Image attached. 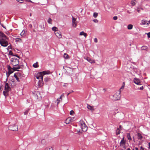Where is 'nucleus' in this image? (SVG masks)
<instances>
[{
	"instance_id": "43",
	"label": "nucleus",
	"mask_w": 150,
	"mask_h": 150,
	"mask_svg": "<svg viewBox=\"0 0 150 150\" xmlns=\"http://www.w3.org/2000/svg\"><path fill=\"white\" fill-rule=\"evenodd\" d=\"M94 40V42L96 43H97L98 42V40L96 38H95Z\"/></svg>"
},
{
	"instance_id": "21",
	"label": "nucleus",
	"mask_w": 150,
	"mask_h": 150,
	"mask_svg": "<svg viewBox=\"0 0 150 150\" xmlns=\"http://www.w3.org/2000/svg\"><path fill=\"white\" fill-rule=\"evenodd\" d=\"M116 134L118 135L120 134V130L119 129V128H117L116 130Z\"/></svg>"
},
{
	"instance_id": "9",
	"label": "nucleus",
	"mask_w": 150,
	"mask_h": 150,
	"mask_svg": "<svg viewBox=\"0 0 150 150\" xmlns=\"http://www.w3.org/2000/svg\"><path fill=\"white\" fill-rule=\"evenodd\" d=\"M134 82L136 84L138 85H141L142 84L140 80L138 79L135 78L133 80Z\"/></svg>"
},
{
	"instance_id": "52",
	"label": "nucleus",
	"mask_w": 150,
	"mask_h": 150,
	"mask_svg": "<svg viewBox=\"0 0 150 150\" xmlns=\"http://www.w3.org/2000/svg\"><path fill=\"white\" fill-rule=\"evenodd\" d=\"M122 126L120 125L119 126V128H119V129H121L122 128Z\"/></svg>"
},
{
	"instance_id": "44",
	"label": "nucleus",
	"mask_w": 150,
	"mask_h": 150,
	"mask_svg": "<svg viewBox=\"0 0 150 150\" xmlns=\"http://www.w3.org/2000/svg\"><path fill=\"white\" fill-rule=\"evenodd\" d=\"M57 104H58L60 101V100L58 98L57 99Z\"/></svg>"
},
{
	"instance_id": "41",
	"label": "nucleus",
	"mask_w": 150,
	"mask_h": 150,
	"mask_svg": "<svg viewBox=\"0 0 150 150\" xmlns=\"http://www.w3.org/2000/svg\"><path fill=\"white\" fill-rule=\"evenodd\" d=\"M49 79H50L49 78H45L44 79V80L45 82H47Z\"/></svg>"
},
{
	"instance_id": "27",
	"label": "nucleus",
	"mask_w": 150,
	"mask_h": 150,
	"mask_svg": "<svg viewBox=\"0 0 150 150\" xmlns=\"http://www.w3.org/2000/svg\"><path fill=\"white\" fill-rule=\"evenodd\" d=\"M131 4L133 6L135 5L136 4L135 0H132L131 1Z\"/></svg>"
},
{
	"instance_id": "42",
	"label": "nucleus",
	"mask_w": 150,
	"mask_h": 150,
	"mask_svg": "<svg viewBox=\"0 0 150 150\" xmlns=\"http://www.w3.org/2000/svg\"><path fill=\"white\" fill-rule=\"evenodd\" d=\"M113 19L115 20H117V16H115L113 17Z\"/></svg>"
},
{
	"instance_id": "60",
	"label": "nucleus",
	"mask_w": 150,
	"mask_h": 150,
	"mask_svg": "<svg viewBox=\"0 0 150 150\" xmlns=\"http://www.w3.org/2000/svg\"><path fill=\"white\" fill-rule=\"evenodd\" d=\"M27 1L29 2V1H30V0H26Z\"/></svg>"
},
{
	"instance_id": "15",
	"label": "nucleus",
	"mask_w": 150,
	"mask_h": 150,
	"mask_svg": "<svg viewBox=\"0 0 150 150\" xmlns=\"http://www.w3.org/2000/svg\"><path fill=\"white\" fill-rule=\"evenodd\" d=\"M79 35H83L85 38H86L87 35V34L83 31L81 32L80 33Z\"/></svg>"
},
{
	"instance_id": "7",
	"label": "nucleus",
	"mask_w": 150,
	"mask_h": 150,
	"mask_svg": "<svg viewBox=\"0 0 150 150\" xmlns=\"http://www.w3.org/2000/svg\"><path fill=\"white\" fill-rule=\"evenodd\" d=\"M120 91L119 93H116L113 95V99L114 100H119L120 98Z\"/></svg>"
},
{
	"instance_id": "11",
	"label": "nucleus",
	"mask_w": 150,
	"mask_h": 150,
	"mask_svg": "<svg viewBox=\"0 0 150 150\" xmlns=\"http://www.w3.org/2000/svg\"><path fill=\"white\" fill-rule=\"evenodd\" d=\"M125 144V141L124 140V137H123L121 140L120 144V146H123Z\"/></svg>"
},
{
	"instance_id": "1",
	"label": "nucleus",
	"mask_w": 150,
	"mask_h": 150,
	"mask_svg": "<svg viewBox=\"0 0 150 150\" xmlns=\"http://www.w3.org/2000/svg\"><path fill=\"white\" fill-rule=\"evenodd\" d=\"M8 38L1 31H0V44L3 47H6L8 45Z\"/></svg>"
},
{
	"instance_id": "22",
	"label": "nucleus",
	"mask_w": 150,
	"mask_h": 150,
	"mask_svg": "<svg viewBox=\"0 0 150 150\" xmlns=\"http://www.w3.org/2000/svg\"><path fill=\"white\" fill-rule=\"evenodd\" d=\"M148 48V47L145 46H142L141 47V50H147Z\"/></svg>"
},
{
	"instance_id": "30",
	"label": "nucleus",
	"mask_w": 150,
	"mask_h": 150,
	"mask_svg": "<svg viewBox=\"0 0 150 150\" xmlns=\"http://www.w3.org/2000/svg\"><path fill=\"white\" fill-rule=\"evenodd\" d=\"M52 21V20L51 19V18H49L48 19L47 21V22L49 24H52L51 22Z\"/></svg>"
},
{
	"instance_id": "10",
	"label": "nucleus",
	"mask_w": 150,
	"mask_h": 150,
	"mask_svg": "<svg viewBox=\"0 0 150 150\" xmlns=\"http://www.w3.org/2000/svg\"><path fill=\"white\" fill-rule=\"evenodd\" d=\"M55 34L57 37L59 39L62 38V36L61 33L60 31H56L55 32Z\"/></svg>"
},
{
	"instance_id": "50",
	"label": "nucleus",
	"mask_w": 150,
	"mask_h": 150,
	"mask_svg": "<svg viewBox=\"0 0 150 150\" xmlns=\"http://www.w3.org/2000/svg\"><path fill=\"white\" fill-rule=\"evenodd\" d=\"M148 144H149V147H148V149H150V142H149L148 143Z\"/></svg>"
},
{
	"instance_id": "26",
	"label": "nucleus",
	"mask_w": 150,
	"mask_h": 150,
	"mask_svg": "<svg viewBox=\"0 0 150 150\" xmlns=\"http://www.w3.org/2000/svg\"><path fill=\"white\" fill-rule=\"evenodd\" d=\"M52 30L53 31H55V32L57 31V28L55 27H53L52 28Z\"/></svg>"
},
{
	"instance_id": "47",
	"label": "nucleus",
	"mask_w": 150,
	"mask_h": 150,
	"mask_svg": "<svg viewBox=\"0 0 150 150\" xmlns=\"http://www.w3.org/2000/svg\"><path fill=\"white\" fill-rule=\"evenodd\" d=\"M17 1L19 2L20 3H23V0H16Z\"/></svg>"
},
{
	"instance_id": "54",
	"label": "nucleus",
	"mask_w": 150,
	"mask_h": 150,
	"mask_svg": "<svg viewBox=\"0 0 150 150\" xmlns=\"http://www.w3.org/2000/svg\"><path fill=\"white\" fill-rule=\"evenodd\" d=\"M141 150H144V149L142 148V146L141 147Z\"/></svg>"
},
{
	"instance_id": "8",
	"label": "nucleus",
	"mask_w": 150,
	"mask_h": 150,
	"mask_svg": "<svg viewBox=\"0 0 150 150\" xmlns=\"http://www.w3.org/2000/svg\"><path fill=\"white\" fill-rule=\"evenodd\" d=\"M81 123V127L82 131L83 132H85L87 130V127L85 123L82 121H80Z\"/></svg>"
},
{
	"instance_id": "48",
	"label": "nucleus",
	"mask_w": 150,
	"mask_h": 150,
	"mask_svg": "<svg viewBox=\"0 0 150 150\" xmlns=\"http://www.w3.org/2000/svg\"><path fill=\"white\" fill-rule=\"evenodd\" d=\"M45 140L43 139L41 141V143L42 144L45 143Z\"/></svg>"
},
{
	"instance_id": "32",
	"label": "nucleus",
	"mask_w": 150,
	"mask_h": 150,
	"mask_svg": "<svg viewBox=\"0 0 150 150\" xmlns=\"http://www.w3.org/2000/svg\"><path fill=\"white\" fill-rule=\"evenodd\" d=\"M77 24L76 22H74V23H72V26L74 27H76L77 26Z\"/></svg>"
},
{
	"instance_id": "23",
	"label": "nucleus",
	"mask_w": 150,
	"mask_h": 150,
	"mask_svg": "<svg viewBox=\"0 0 150 150\" xmlns=\"http://www.w3.org/2000/svg\"><path fill=\"white\" fill-rule=\"evenodd\" d=\"M30 110V108H28L24 112V114L25 115H27L28 112H29Z\"/></svg>"
},
{
	"instance_id": "62",
	"label": "nucleus",
	"mask_w": 150,
	"mask_h": 150,
	"mask_svg": "<svg viewBox=\"0 0 150 150\" xmlns=\"http://www.w3.org/2000/svg\"><path fill=\"white\" fill-rule=\"evenodd\" d=\"M1 25L2 26V27H3V28H4V26H3V25Z\"/></svg>"
},
{
	"instance_id": "18",
	"label": "nucleus",
	"mask_w": 150,
	"mask_h": 150,
	"mask_svg": "<svg viewBox=\"0 0 150 150\" xmlns=\"http://www.w3.org/2000/svg\"><path fill=\"white\" fill-rule=\"evenodd\" d=\"M125 82H123L122 85L119 90V92L120 91L121 92V90H123L124 89L125 87Z\"/></svg>"
},
{
	"instance_id": "34",
	"label": "nucleus",
	"mask_w": 150,
	"mask_h": 150,
	"mask_svg": "<svg viewBox=\"0 0 150 150\" xmlns=\"http://www.w3.org/2000/svg\"><path fill=\"white\" fill-rule=\"evenodd\" d=\"M98 15V13L96 12H94L93 13V16L94 18H96Z\"/></svg>"
},
{
	"instance_id": "63",
	"label": "nucleus",
	"mask_w": 150,
	"mask_h": 150,
	"mask_svg": "<svg viewBox=\"0 0 150 150\" xmlns=\"http://www.w3.org/2000/svg\"><path fill=\"white\" fill-rule=\"evenodd\" d=\"M148 22L150 24V21H149Z\"/></svg>"
},
{
	"instance_id": "13",
	"label": "nucleus",
	"mask_w": 150,
	"mask_h": 150,
	"mask_svg": "<svg viewBox=\"0 0 150 150\" xmlns=\"http://www.w3.org/2000/svg\"><path fill=\"white\" fill-rule=\"evenodd\" d=\"M72 122V118H68L65 121V123L67 124H69V123Z\"/></svg>"
},
{
	"instance_id": "45",
	"label": "nucleus",
	"mask_w": 150,
	"mask_h": 150,
	"mask_svg": "<svg viewBox=\"0 0 150 150\" xmlns=\"http://www.w3.org/2000/svg\"><path fill=\"white\" fill-rule=\"evenodd\" d=\"M148 36V37L149 38H150V32H149L147 33H146Z\"/></svg>"
},
{
	"instance_id": "35",
	"label": "nucleus",
	"mask_w": 150,
	"mask_h": 150,
	"mask_svg": "<svg viewBox=\"0 0 150 150\" xmlns=\"http://www.w3.org/2000/svg\"><path fill=\"white\" fill-rule=\"evenodd\" d=\"M25 33V31L24 30H23L21 33L20 35L21 36H23Z\"/></svg>"
},
{
	"instance_id": "38",
	"label": "nucleus",
	"mask_w": 150,
	"mask_h": 150,
	"mask_svg": "<svg viewBox=\"0 0 150 150\" xmlns=\"http://www.w3.org/2000/svg\"><path fill=\"white\" fill-rule=\"evenodd\" d=\"M16 75L18 76L19 77V78H21V74L19 73H18L16 74Z\"/></svg>"
},
{
	"instance_id": "37",
	"label": "nucleus",
	"mask_w": 150,
	"mask_h": 150,
	"mask_svg": "<svg viewBox=\"0 0 150 150\" xmlns=\"http://www.w3.org/2000/svg\"><path fill=\"white\" fill-rule=\"evenodd\" d=\"M74 114V112L73 110H71L70 111V114L71 115H73Z\"/></svg>"
},
{
	"instance_id": "46",
	"label": "nucleus",
	"mask_w": 150,
	"mask_h": 150,
	"mask_svg": "<svg viewBox=\"0 0 150 150\" xmlns=\"http://www.w3.org/2000/svg\"><path fill=\"white\" fill-rule=\"evenodd\" d=\"M144 89V87L143 86H142L141 87L139 88L138 89L141 90H142Z\"/></svg>"
},
{
	"instance_id": "51",
	"label": "nucleus",
	"mask_w": 150,
	"mask_h": 150,
	"mask_svg": "<svg viewBox=\"0 0 150 150\" xmlns=\"http://www.w3.org/2000/svg\"><path fill=\"white\" fill-rule=\"evenodd\" d=\"M29 26L30 27V28H31L32 27V25L31 24H29Z\"/></svg>"
},
{
	"instance_id": "64",
	"label": "nucleus",
	"mask_w": 150,
	"mask_h": 150,
	"mask_svg": "<svg viewBox=\"0 0 150 150\" xmlns=\"http://www.w3.org/2000/svg\"><path fill=\"white\" fill-rule=\"evenodd\" d=\"M30 16H31V13H30Z\"/></svg>"
},
{
	"instance_id": "14",
	"label": "nucleus",
	"mask_w": 150,
	"mask_h": 150,
	"mask_svg": "<svg viewBox=\"0 0 150 150\" xmlns=\"http://www.w3.org/2000/svg\"><path fill=\"white\" fill-rule=\"evenodd\" d=\"M87 108L88 109L91 110L92 111H93L94 110L93 107L91 106L88 104H87Z\"/></svg>"
},
{
	"instance_id": "58",
	"label": "nucleus",
	"mask_w": 150,
	"mask_h": 150,
	"mask_svg": "<svg viewBox=\"0 0 150 150\" xmlns=\"http://www.w3.org/2000/svg\"><path fill=\"white\" fill-rule=\"evenodd\" d=\"M16 57H17L19 58V57L18 56V55H16Z\"/></svg>"
},
{
	"instance_id": "5",
	"label": "nucleus",
	"mask_w": 150,
	"mask_h": 150,
	"mask_svg": "<svg viewBox=\"0 0 150 150\" xmlns=\"http://www.w3.org/2000/svg\"><path fill=\"white\" fill-rule=\"evenodd\" d=\"M11 64L15 67H17L19 63L18 59L16 57L12 58L10 59Z\"/></svg>"
},
{
	"instance_id": "25",
	"label": "nucleus",
	"mask_w": 150,
	"mask_h": 150,
	"mask_svg": "<svg viewBox=\"0 0 150 150\" xmlns=\"http://www.w3.org/2000/svg\"><path fill=\"white\" fill-rule=\"evenodd\" d=\"M16 42H22V39L19 38H16Z\"/></svg>"
},
{
	"instance_id": "31",
	"label": "nucleus",
	"mask_w": 150,
	"mask_h": 150,
	"mask_svg": "<svg viewBox=\"0 0 150 150\" xmlns=\"http://www.w3.org/2000/svg\"><path fill=\"white\" fill-rule=\"evenodd\" d=\"M39 26L41 29H43L44 28V25L43 23L40 24V25Z\"/></svg>"
},
{
	"instance_id": "16",
	"label": "nucleus",
	"mask_w": 150,
	"mask_h": 150,
	"mask_svg": "<svg viewBox=\"0 0 150 150\" xmlns=\"http://www.w3.org/2000/svg\"><path fill=\"white\" fill-rule=\"evenodd\" d=\"M137 136H138V139H141L143 138V137L142 135L139 133L137 134Z\"/></svg>"
},
{
	"instance_id": "59",
	"label": "nucleus",
	"mask_w": 150,
	"mask_h": 150,
	"mask_svg": "<svg viewBox=\"0 0 150 150\" xmlns=\"http://www.w3.org/2000/svg\"><path fill=\"white\" fill-rule=\"evenodd\" d=\"M127 150H131L129 148H128L127 149Z\"/></svg>"
},
{
	"instance_id": "17",
	"label": "nucleus",
	"mask_w": 150,
	"mask_h": 150,
	"mask_svg": "<svg viewBox=\"0 0 150 150\" xmlns=\"http://www.w3.org/2000/svg\"><path fill=\"white\" fill-rule=\"evenodd\" d=\"M127 137L128 139L129 140V141L132 140V139L131 137L130 134L129 133H127Z\"/></svg>"
},
{
	"instance_id": "61",
	"label": "nucleus",
	"mask_w": 150,
	"mask_h": 150,
	"mask_svg": "<svg viewBox=\"0 0 150 150\" xmlns=\"http://www.w3.org/2000/svg\"><path fill=\"white\" fill-rule=\"evenodd\" d=\"M29 2H31V3L32 2L30 0V1H29Z\"/></svg>"
},
{
	"instance_id": "53",
	"label": "nucleus",
	"mask_w": 150,
	"mask_h": 150,
	"mask_svg": "<svg viewBox=\"0 0 150 150\" xmlns=\"http://www.w3.org/2000/svg\"><path fill=\"white\" fill-rule=\"evenodd\" d=\"M61 96H62V97H64V93H63V94H62L61 95Z\"/></svg>"
},
{
	"instance_id": "29",
	"label": "nucleus",
	"mask_w": 150,
	"mask_h": 150,
	"mask_svg": "<svg viewBox=\"0 0 150 150\" xmlns=\"http://www.w3.org/2000/svg\"><path fill=\"white\" fill-rule=\"evenodd\" d=\"M64 58L66 59H67L69 57V56L67 54L64 53Z\"/></svg>"
},
{
	"instance_id": "6",
	"label": "nucleus",
	"mask_w": 150,
	"mask_h": 150,
	"mask_svg": "<svg viewBox=\"0 0 150 150\" xmlns=\"http://www.w3.org/2000/svg\"><path fill=\"white\" fill-rule=\"evenodd\" d=\"M18 127L17 125H11L9 127V129L13 131H16L18 130Z\"/></svg>"
},
{
	"instance_id": "3",
	"label": "nucleus",
	"mask_w": 150,
	"mask_h": 150,
	"mask_svg": "<svg viewBox=\"0 0 150 150\" xmlns=\"http://www.w3.org/2000/svg\"><path fill=\"white\" fill-rule=\"evenodd\" d=\"M17 67H13L11 68L10 66L8 65L7 66V68L8 70V75H9L11 74L14 71H19V70L18 69H19L21 68L20 65H18Z\"/></svg>"
},
{
	"instance_id": "56",
	"label": "nucleus",
	"mask_w": 150,
	"mask_h": 150,
	"mask_svg": "<svg viewBox=\"0 0 150 150\" xmlns=\"http://www.w3.org/2000/svg\"><path fill=\"white\" fill-rule=\"evenodd\" d=\"M62 97L61 96L60 97V98H58L60 100H61L62 99Z\"/></svg>"
},
{
	"instance_id": "28",
	"label": "nucleus",
	"mask_w": 150,
	"mask_h": 150,
	"mask_svg": "<svg viewBox=\"0 0 150 150\" xmlns=\"http://www.w3.org/2000/svg\"><path fill=\"white\" fill-rule=\"evenodd\" d=\"M143 8H141H141H137V10L138 13H140V11L141 10H143Z\"/></svg>"
},
{
	"instance_id": "55",
	"label": "nucleus",
	"mask_w": 150,
	"mask_h": 150,
	"mask_svg": "<svg viewBox=\"0 0 150 150\" xmlns=\"http://www.w3.org/2000/svg\"><path fill=\"white\" fill-rule=\"evenodd\" d=\"M135 150H139L138 148H137V147L135 148Z\"/></svg>"
},
{
	"instance_id": "39",
	"label": "nucleus",
	"mask_w": 150,
	"mask_h": 150,
	"mask_svg": "<svg viewBox=\"0 0 150 150\" xmlns=\"http://www.w3.org/2000/svg\"><path fill=\"white\" fill-rule=\"evenodd\" d=\"M76 19L73 17L72 18V23H74V22H76Z\"/></svg>"
},
{
	"instance_id": "49",
	"label": "nucleus",
	"mask_w": 150,
	"mask_h": 150,
	"mask_svg": "<svg viewBox=\"0 0 150 150\" xmlns=\"http://www.w3.org/2000/svg\"><path fill=\"white\" fill-rule=\"evenodd\" d=\"M9 54L10 55H12L13 54V53L12 52V51H10L9 52Z\"/></svg>"
},
{
	"instance_id": "40",
	"label": "nucleus",
	"mask_w": 150,
	"mask_h": 150,
	"mask_svg": "<svg viewBox=\"0 0 150 150\" xmlns=\"http://www.w3.org/2000/svg\"><path fill=\"white\" fill-rule=\"evenodd\" d=\"M93 21L94 22L96 23H97L98 22V20L96 19H94L93 20Z\"/></svg>"
},
{
	"instance_id": "4",
	"label": "nucleus",
	"mask_w": 150,
	"mask_h": 150,
	"mask_svg": "<svg viewBox=\"0 0 150 150\" xmlns=\"http://www.w3.org/2000/svg\"><path fill=\"white\" fill-rule=\"evenodd\" d=\"M11 88L9 86L8 83H6L5 86L4 91H3V94L5 97L8 96V92L11 91Z\"/></svg>"
},
{
	"instance_id": "57",
	"label": "nucleus",
	"mask_w": 150,
	"mask_h": 150,
	"mask_svg": "<svg viewBox=\"0 0 150 150\" xmlns=\"http://www.w3.org/2000/svg\"><path fill=\"white\" fill-rule=\"evenodd\" d=\"M70 93H68L67 94V96H68L69 94Z\"/></svg>"
},
{
	"instance_id": "19",
	"label": "nucleus",
	"mask_w": 150,
	"mask_h": 150,
	"mask_svg": "<svg viewBox=\"0 0 150 150\" xmlns=\"http://www.w3.org/2000/svg\"><path fill=\"white\" fill-rule=\"evenodd\" d=\"M14 77L16 79L17 81L18 82H20V81L19 80L20 78H19V77L18 76L16 75V74H15L14 75Z\"/></svg>"
},
{
	"instance_id": "2",
	"label": "nucleus",
	"mask_w": 150,
	"mask_h": 150,
	"mask_svg": "<svg viewBox=\"0 0 150 150\" xmlns=\"http://www.w3.org/2000/svg\"><path fill=\"white\" fill-rule=\"evenodd\" d=\"M50 72L49 70L43 71L37 73L35 77H36L37 79H40L39 81V82H42L43 75L50 74Z\"/></svg>"
},
{
	"instance_id": "12",
	"label": "nucleus",
	"mask_w": 150,
	"mask_h": 150,
	"mask_svg": "<svg viewBox=\"0 0 150 150\" xmlns=\"http://www.w3.org/2000/svg\"><path fill=\"white\" fill-rule=\"evenodd\" d=\"M87 61L88 62H89L91 64L92 63H95V61L94 60L92 59L89 58L87 57L86 59Z\"/></svg>"
},
{
	"instance_id": "24",
	"label": "nucleus",
	"mask_w": 150,
	"mask_h": 150,
	"mask_svg": "<svg viewBox=\"0 0 150 150\" xmlns=\"http://www.w3.org/2000/svg\"><path fill=\"white\" fill-rule=\"evenodd\" d=\"M33 67L34 68H37L38 67V62H36V63H34L33 65Z\"/></svg>"
},
{
	"instance_id": "33",
	"label": "nucleus",
	"mask_w": 150,
	"mask_h": 150,
	"mask_svg": "<svg viewBox=\"0 0 150 150\" xmlns=\"http://www.w3.org/2000/svg\"><path fill=\"white\" fill-rule=\"evenodd\" d=\"M146 21L144 20H142L141 21V25H145L146 24Z\"/></svg>"
},
{
	"instance_id": "36",
	"label": "nucleus",
	"mask_w": 150,
	"mask_h": 150,
	"mask_svg": "<svg viewBox=\"0 0 150 150\" xmlns=\"http://www.w3.org/2000/svg\"><path fill=\"white\" fill-rule=\"evenodd\" d=\"M45 150H53V149L52 147H48L45 149Z\"/></svg>"
},
{
	"instance_id": "20",
	"label": "nucleus",
	"mask_w": 150,
	"mask_h": 150,
	"mask_svg": "<svg viewBox=\"0 0 150 150\" xmlns=\"http://www.w3.org/2000/svg\"><path fill=\"white\" fill-rule=\"evenodd\" d=\"M133 25L132 24H129L128 25L127 28L128 30H131L133 28Z\"/></svg>"
}]
</instances>
